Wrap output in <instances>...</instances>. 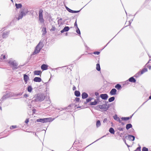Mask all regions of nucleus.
I'll return each mask as SVG.
<instances>
[{"label":"nucleus","instance_id":"1","mask_svg":"<svg viewBox=\"0 0 151 151\" xmlns=\"http://www.w3.org/2000/svg\"><path fill=\"white\" fill-rule=\"evenodd\" d=\"M45 97V96L43 93H39L35 95L33 97V100L31 101V103L34 102H37L43 101Z\"/></svg>","mask_w":151,"mask_h":151},{"label":"nucleus","instance_id":"2","mask_svg":"<svg viewBox=\"0 0 151 151\" xmlns=\"http://www.w3.org/2000/svg\"><path fill=\"white\" fill-rule=\"evenodd\" d=\"M9 64L11 66H12L13 70H16L20 68V66H18V64L15 60H13L12 58L10 59L9 61Z\"/></svg>","mask_w":151,"mask_h":151},{"label":"nucleus","instance_id":"3","mask_svg":"<svg viewBox=\"0 0 151 151\" xmlns=\"http://www.w3.org/2000/svg\"><path fill=\"white\" fill-rule=\"evenodd\" d=\"M14 96V94L13 93L9 92L8 91L6 92V94L3 96L0 101V104L3 102V101L6 99Z\"/></svg>","mask_w":151,"mask_h":151},{"label":"nucleus","instance_id":"4","mask_svg":"<svg viewBox=\"0 0 151 151\" xmlns=\"http://www.w3.org/2000/svg\"><path fill=\"white\" fill-rule=\"evenodd\" d=\"M43 46V42L41 41H40L38 44L36 46L35 49L33 52V54H35L39 53L40 50Z\"/></svg>","mask_w":151,"mask_h":151},{"label":"nucleus","instance_id":"5","mask_svg":"<svg viewBox=\"0 0 151 151\" xmlns=\"http://www.w3.org/2000/svg\"><path fill=\"white\" fill-rule=\"evenodd\" d=\"M53 120L51 118H45L40 119L37 120V122H41L44 123L48 122H51Z\"/></svg>","mask_w":151,"mask_h":151},{"label":"nucleus","instance_id":"6","mask_svg":"<svg viewBox=\"0 0 151 151\" xmlns=\"http://www.w3.org/2000/svg\"><path fill=\"white\" fill-rule=\"evenodd\" d=\"M42 13L43 10L42 9H40L39 11V20L41 23H43L44 21Z\"/></svg>","mask_w":151,"mask_h":151},{"label":"nucleus","instance_id":"7","mask_svg":"<svg viewBox=\"0 0 151 151\" xmlns=\"http://www.w3.org/2000/svg\"><path fill=\"white\" fill-rule=\"evenodd\" d=\"M28 12V11L27 9L23 10H22L17 18V19L19 20L20 19H22L24 16H25L26 15Z\"/></svg>","mask_w":151,"mask_h":151},{"label":"nucleus","instance_id":"8","mask_svg":"<svg viewBox=\"0 0 151 151\" xmlns=\"http://www.w3.org/2000/svg\"><path fill=\"white\" fill-rule=\"evenodd\" d=\"M99 107L100 109H104L105 111H106L110 107V105L109 104H104L102 105H100L99 106Z\"/></svg>","mask_w":151,"mask_h":151},{"label":"nucleus","instance_id":"9","mask_svg":"<svg viewBox=\"0 0 151 151\" xmlns=\"http://www.w3.org/2000/svg\"><path fill=\"white\" fill-rule=\"evenodd\" d=\"M100 97L102 99L104 100H107L108 98V96L107 94H101Z\"/></svg>","mask_w":151,"mask_h":151},{"label":"nucleus","instance_id":"10","mask_svg":"<svg viewBox=\"0 0 151 151\" xmlns=\"http://www.w3.org/2000/svg\"><path fill=\"white\" fill-rule=\"evenodd\" d=\"M29 80V78L26 74H24V81L25 83L27 84L28 80Z\"/></svg>","mask_w":151,"mask_h":151},{"label":"nucleus","instance_id":"11","mask_svg":"<svg viewBox=\"0 0 151 151\" xmlns=\"http://www.w3.org/2000/svg\"><path fill=\"white\" fill-rule=\"evenodd\" d=\"M135 137L133 135H128V139L129 141H133L134 140Z\"/></svg>","mask_w":151,"mask_h":151},{"label":"nucleus","instance_id":"12","mask_svg":"<svg viewBox=\"0 0 151 151\" xmlns=\"http://www.w3.org/2000/svg\"><path fill=\"white\" fill-rule=\"evenodd\" d=\"M117 91L115 88L112 89L110 92V94L111 95H114L116 94Z\"/></svg>","mask_w":151,"mask_h":151},{"label":"nucleus","instance_id":"13","mask_svg":"<svg viewBox=\"0 0 151 151\" xmlns=\"http://www.w3.org/2000/svg\"><path fill=\"white\" fill-rule=\"evenodd\" d=\"M9 33V31H7L6 32H4L3 33L2 37L3 38H5L8 37Z\"/></svg>","mask_w":151,"mask_h":151},{"label":"nucleus","instance_id":"14","mask_svg":"<svg viewBox=\"0 0 151 151\" xmlns=\"http://www.w3.org/2000/svg\"><path fill=\"white\" fill-rule=\"evenodd\" d=\"M70 28L68 26L65 27L63 30L61 31L60 32L61 33H63L64 32H68Z\"/></svg>","mask_w":151,"mask_h":151},{"label":"nucleus","instance_id":"15","mask_svg":"<svg viewBox=\"0 0 151 151\" xmlns=\"http://www.w3.org/2000/svg\"><path fill=\"white\" fill-rule=\"evenodd\" d=\"M81 96L82 99H84L88 97V95L87 93L86 92H83L82 93Z\"/></svg>","mask_w":151,"mask_h":151},{"label":"nucleus","instance_id":"16","mask_svg":"<svg viewBox=\"0 0 151 151\" xmlns=\"http://www.w3.org/2000/svg\"><path fill=\"white\" fill-rule=\"evenodd\" d=\"M48 66L46 64H43L41 66V68L43 70H45L47 69Z\"/></svg>","mask_w":151,"mask_h":151},{"label":"nucleus","instance_id":"17","mask_svg":"<svg viewBox=\"0 0 151 151\" xmlns=\"http://www.w3.org/2000/svg\"><path fill=\"white\" fill-rule=\"evenodd\" d=\"M42 37H43L45 36L47 33L45 27H43L42 28Z\"/></svg>","mask_w":151,"mask_h":151},{"label":"nucleus","instance_id":"18","mask_svg":"<svg viewBox=\"0 0 151 151\" xmlns=\"http://www.w3.org/2000/svg\"><path fill=\"white\" fill-rule=\"evenodd\" d=\"M35 82H40L42 81V79L38 77H35L33 79Z\"/></svg>","mask_w":151,"mask_h":151},{"label":"nucleus","instance_id":"19","mask_svg":"<svg viewBox=\"0 0 151 151\" xmlns=\"http://www.w3.org/2000/svg\"><path fill=\"white\" fill-rule=\"evenodd\" d=\"M129 81L133 83H135L136 82V79L134 78L133 77H132L129 78Z\"/></svg>","mask_w":151,"mask_h":151},{"label":"nucleus","instance_id":"20","mask_svg":"<svg viewBox=\"0 0 151 151\" xmlns=\"http://www.w3.org/2000/svg\"><path fill=\"white\" fill-rule=\"evenodd\" d=\"M34 73L35 75H40L41 74L42 72L40 70H35Z\"/></svg>","mask_w":151,"mask_h":151},{"label":"nucleus","instance_id":"21","mask_svg":"<svg viewBox=\"0 0 151 151\" xmlns=\"http://www.w3.org/2000/svg\"><path fill=\"white\" fill-rule=\"evenodd\" d=\"M147 71V69L146 68H143L142 70L140 72V75H142L144 73L146 72Z\"/></svg>","mask_w":151,"mask_h":151},{"label":"nucleus","instance_id":"22","mask_svg":"<svg viewBox=\"0 0 151 151\" xmlns=\"http://www.w3.org/2000/svg\"><path fill=\"white\" fill-rule=\"evenodd\" d=\"M74 94L76 97H79L81 95L80 92L78 91H76L75 92Z\"/></svg>","mask_w":151,"mask_h":151},{"label":"nucleus","instance_id":"23","mask_svg":"<svg viewBox=\"0 0 151 151\" xmlns=\"http://www.w3.org/2000/svg\"><path fill=\"white\" fill-rule=\"evenodd\" d=\"M115 88L117 89L118 90H119L122 87L121 86L120 84H117L115 86Z\"/></svg>","mask_w":151,"mask_h":151},{"label":"nucleus","instance_id":"24","mask_svg":"<svg viewBox=\"0 0 151 151\" xmlns=\"http://www.w3.org/2000/svg\"><path fill=\"white\" fill-rule=\"evenodd\" d=\"M132 125L131 124H128L126 125V129L128 130L129 129L132 127Z\"/></svg>","mask_w":151,"mask_h":151},{"label":"nucleus","instance_id":"25","mask_svg":"<svg viewBox=\"0 0 151 151\" xmlns=\"http://www.w3.org/2000/svg\"><path fill=\"white\" fill-rule=\"evenodd\" d=\"M101 125V123L99 120H98L96 122V127L97 128H98L100 127Z\"/></svg>","mask_w":151,"mask_h":151},{"label":"nucleus","instance_id":"26","mask_svg":"<svg viewBox=\"0 0 151 151\" xmlns=\"http://www.w3.org/2000/svg\"><path fill=\"white\" fill-rule=\"evenodd\" d=\"M109 132L112 134H114L115 131L114 129L112 127H111L110 128L109 130Z\"/></svg>","mask_w":151,"mask_h":151},{"label":"nucleus","instance_id":"27","mask_svg":"<svg viewBox=\"0 0 151 151\" xmlns=\"http://www.w3.org/2000/svg\"><path fill=\"white\" fill-rule=\"evenodd\" d=\"M92 99L93 98H92L91 97H89L86 99V101L84 103L85 104H86L88 102L91 101Z\"/></svg>","mask_w":151,"mask_h":151},{"label":"nucleus","instance_id":"28","mask_svg":"<svg viewBox=\"0 0 151 151\" xmlns=\"http://www.w3.org/2000/svg\"><path fill=\"white\" fill-rule=\"evenodd\" d=\"M15 6H16V8L17 9H18L19 8H20L22 7V5L21 4H16Z\"/></svg>","mask_w":151,"mask_h":151},{"label":"nucleus","instance_id":"29","mask_svg":"<svg viewBox=\"0 0 151 151\" xmlns=\"http://www.w3.org/2000/svg\"><path fill=\"white\" fill-rule=\"evenodd\" d=\"M96 69L98 71H99L101 70V68L100 67V64L99 63H97L96 65Z\"/></svg>","mask_w":151,"mask_h":151},{"label":"nucleus","instance_id":"30","mask_svg":"<svg viewBox=\"0 0 151 151\" xmlns=\"http://www.w3.org/2000/svg\"><path fill=\"white\" fill-rule=\"evenodd\" d=\"M32 88L31 86H29L28 87L27 90V91L29 92H31L32 91Z\"/></svg>","mask_w":151,"mask_h":151},{"label":"nucleus","instance_id":"31","mask_svg":"<svg viewBox=\"0 0 151 151\" xmlns=\"http://www.w3.org/2000/svg\"><path fill=\"white\" fill-rule=\"evenodd\" d=\"M114 99L115 97L114 96H113L109 98L108 99V101L109 102H111L114 101Z\"/></svg>","mask_w":151,"mask_h":151},{"label":"nucleus","instance_id":"32","mask_svg":"<svg viewBox=\"0 0 151 151\" xmlns=\"http://www.w3.org/2000/svg\"><path fill=\"white\" fill-rule=\"evenodd\" d=\"M97 104V101H96V100H95L94 102H91L90 103V105H95Z\"/></svg>","mask_w":151,"mask_h":151},{"label":"nucleus","instance_id":"33","mask_svg":"<svg viewBox=\"0 0 151 151\" xmlns=\"http://www.w3.org/2000/svg\"><path fill=\"white\" fill-rule=\"evenodd\" d=\"M122 120L127 121L129 119V117H122L121 118Z\"/></svg>","mask_w":151,"mask_h":151},{"label":"nucleus","instance_id":"34","mask_svg":"<svg viewBox=\"0 0 151 151\" xmlns=\"http://www.w3.org/2000/svg\"><path fill=\"white\" fill-rule=\"evenodd\" d=\"M141 75H140V72H139L137 73L134 75V77L136 78H137L138 77Z\"/></svg>","mask_w":151,"mask_h":151},{"label":"nucleus","instance_id":"35","mask_svg":"<svg viewBox=\"0 0 151 151\" xmlns=\"http://www.w3.org/2000/svg\"><path fill=\"white\" fill-rule=\"evenodd\" d=\"M65 8L66 9V10L68 12H69L70 13H72L73 10L71 9H70V8H68V7H67L66 6H65Z\"/></svg>","mask_w":151,"mask_h":151},{"label":"nucleus","instance_id":"36","mask_svg":"<svg viewBox=\"0 0 151 151\" xmlns=\"http://www.w3.org/2000/svg\"><path fill=\"white\" fill-rule=\"evenodd\" d=\"M113 118L115 120L117 121L118 120V119H119V118L118 117L116 114H115L113 116Z\"/></svg>","mask_w":151,"mask_h":151},{"label":"nucleus","instance_id":"37","mask_svg":"<svg viewBox=\"0 0 151 151\" xmlns=\"http://www.w3.org/2000/svg\"><path fill=\"white\" fill-rule=\"evenodd\" d=\"M77 29L76 30V32L79 35H81V32L80 30V29L78 28H77Z\"/></svg>","mask_w":151,"mask_h":151},{"label":"nucleus","instance_id":"38","mask_svg":"<svg viewBox=\"0 0 151 151\" xmlns=\"http://www.w3.org/2000/svg\"><path fill=\"white\" fill-rule=\"evenodd\" d=\"M56 29V28L55 27V26H52V28L50 29V31H55Z\"/></svg>","mask_w":151,"mask_h":151},{"label":"nucleus","instance_id":"39","mask_svg":"<svg viewBox=\"0 0 151 151\" xmlns=\"http://www.w3.org/2000/svg\"><path fill=\"white\" fill-rule=\"evenodd\" d=\"M141 147L140 146L138 147L134 151H141Z\"/></svg>","mask_w":151,"mask_h":151},{"label":"nucleus","instance_id":"40","mask_svg":"<svg viewBox=\"0 0 151 151\" xmlns=\"http://www.w3.org/2000/svg\"><path fill=\"white\" fill-rule=\"evenodd\" d=\"M106 136V135H105L103 136H102V137H101V138H99V139H98L96 140V141H94V142H93L91 144H90L89 145H91V144H93V143L94 142H96V141H98V140H99L100 139H101L102 138L104 137H105ZM89 146V145H88V146Z\"/></svg>","mask_w":151,"mask_h":151},{"label":"nucleus","instance_id":"41","mask_svg":"<svg viewBox=\"0 0 151 151\" xmlns=\"http://www.w3.org/2000/svg\"><path fill=\"white\" fill-rule=\"evenodd\" d=\"M17 127L16 125H12L10 127V129H13L16 128Z\"/></svg>","mask_w":151,"mask_h":151},{"label":"nucleus","instance_id":"42","mask_svg":"<svg viewBox=\"0 0 151 151\" xmlns=\"http://www.w3.org/2000/svg\"><path fill=\"white\" fill-rule=\"evenodd\" d=\"M82 9H81L79 11H74L73 10L72 13H78L80 12V11Z\"/></svg>","mask_w":151,"mask_h":151},{"label":"nucleus","instance_id":"43","mask_svg":"<svg viewBox=\"0 0 151 151\" xmlns=\"http://www.w3.org/2000/svg\"><path fill=\"white\" fill-rule=\"evenodd\" d=\"M100 52H99V51H95V52H94L93 53L94 54L97 55H99L100 54Z\"/></svg>","mask_w":151,"mask_h":151},{"label":"nucleus","instance_id":"44","mask_svg":"<svg viewBox=\"0 0 151 151\" xmlns=\"http://www.w3.org/2000/svg\"><path fill=\"white\" fill-rule=\"evenodd\" d=\"M100 97L99 96H98L96 97V101H97V103L99 102H100Z\"/></svg>","mask_w":151,"mask_h":151},{"label":"nucleus","instance_id":"45","mask_svg":"<svg viewBox=\"0 0 151 151\" xmlns=\"http://www.w3.org/2000/svg\"><path fill=\"white\" fill-rule=\"evenodd\" d=\"M123 140L126 145L128 147H129V146L126 143V140L124 139V137L123 138Z\"/></svg>","mask_w":151,"mask_h":151},{"label":"nucleus","instance_id":"46","mask_svg":"<svg viewBox=\"0 0 151 151\" xmlns=\"http://www.w3.org/2000/svg\"><path fill=\"white\" fill-rule=\"evenodd\" d=\"M107 119L106 118H105L104 119L103 121V122L104 123H105L106 122H107Z\"/></svg>","mask_w":151,"mask_h":151},{"label":"nucleus","instance_id":"47","mask_svg":"<svg viewBox=\"0 0 151 151\" xmlns=\"http://www.w3.org/2000/svg\"><path fill=\"white\" fill-rule=\"evenodd\" d=\"M124 128L121 127H119L118 128V130H119L120 131H123L124 130Z\"/></svg>","mask_w":151,"mask_h":151},{"label":"nucleus","instance_id":"48","mask_svg":"<svg viewBox=\"0 0 151 151\" xmlns=\"http://www.w3.org/2000/svg\"><path fill=\"white\" fill-rule=\"evenodd\" d=\"M147 66V68H148L149 70H150L151 69V66L150 65H147L146 66Z\"/></svg>","mask_w":151,"mask_h":151},{"label":"nucleus","instance_id":"49","mask_svg":"<svg viewBox=\"0 0 151 151\" xmlns=\"http://www.w3.org/2000/svg\"><path fill=\"white\" fill-rule=\"evenodd\" d=\"M74 26H75L76 28H78V27L77 24V22H76V21L74 23Z\"/></svg>","mask_w":151,"mask_h":151},{"label":"nucleus","instance_id":"50","mask_svg":"<svg viewBox=\"0 0 151 151\" xmlns=\"http://www.w3.org/2000/svg\"><path fill=\"white\" fill-rule=\"evenodd\" d=\"M75 101L77 102H79L80 100V99L79 98L76 97L75 99Z\"/></svg>","mask_w":151,"mask_h":151},{"label":"nucleus","instance_id":"51","mask_svg":"<svg viewBox=\"0 0 151 151\" xmlns=\"http://www.w3.org/2000/svg\"><path fill=\"white\" fill-rule=\"evenodd\" d=\"M29 122V119H26L25 120V122L26 123H28Z\"/></svg>","mask_w":151,"mask_h":151},{"label":"nucleus","instance_id":"52","mask_svg":"<svg viewBox=\"0 0 151 151\" xmlns=\"http://www.w3.org/2000/svg\"><path fill=\"white\" fill-rule=\"evenodd\" d=\"M63 67H61V68H63ZM61 68V67H58V68H54V69H53L52 70H58L60 68Z\"/></svg>","mask_w":151,"mask_h":151},{"label":"nucleus","instance_id":"53","mask_svg":"<svg viewBox=\"0 0 151 151\" xmlns=\"http://www.w3.org/2000/svg\"><path fill=\"white\" fill-rule=\"evenodd\" d=\"M62 20V18H60V19L58 20V24H59V21H61Z\"/></svg>","mask_w":151,"mask_h":151},{"label":"nucleus","instance_id":"54","mask_svg":"<svg viewBox=\"0 0 151 151\" xmlns=\"http://www.w3.org/2000/svg\"><path fill=\"white\" fill-rule=\"evenodd\" d=\"M95 94L96 96H98L99 95V93L97 92H96L95 93Z\"/></svg>","mask_w":151,"mask_h":151},{"label":"nucleus","instance_id":"55","mask_svg":"<svg viewBox=\"0 0 151 151\" xmlns=\"http://www.w3.org/2000/svg\"><path fill=\"white\" fill-rule=\"evenodd\" d=\"M32 113L33 114H35L36 111V109H33L32 110Z\"/></svg>","mask_w":151,"mask_h":151},{"label":"nucleus","instance_id":"56","mask_svg":"<svg viewBox=\"0 0 151 151\" xmlns=\"http://www.w3.org/2000/svg\"><path fill=\"white\" fill-rule=\"evenodd\" d=\"M151 59H149V61H148V62L145 65V66H146L147 65H148V63H150V61L151 60H150Z\"/></svg>","mask_w":151,"mask_h":151},{"label":"nucleus","instance_id":"57","mask_svg":"<svg viewBox=\"0 0 151 151\" xmlns=\"http://www.w3.org/2000/svg\"><path fill=\"white\" fill-rule=\"evenodd\" d=\"M124 139H128V135H126L125 136H124L123 137V138H124Z\"/></svg>","mask_w":151,"mask_h":151},{"label":"nucleus","instance_id":"58","mask_svg":"<svg viewBox=\"0 0 151 151\" xmlns=\"http://www.w3.org/2000/svg\"><path fill=\"white\" fill-rule=\"evenodd\" d=\"M24 96L25 98H27L28 96V95L27 94H24Z\"/></svg>","mask_w":151,"mask_h":151},{"label":"nucleus","instance_id":"59","mask_svg":"<svg viewBox=\"0 0 151 151\" xmlns=\"http://www.w3.org/2000/svg\"><path fill=\"white\" fill-rule=\"evenodd\" d=\"M84 54H82L81 55V56L80 57H79L77 59V60H79L80 58L83 55H84Z\"/></svg>","mask_w":151,"mask_h":151},{"label":"nucleus","instance_id":"60","mask_svg":"<svg viewBox=\"0 0 151 151\" xmlns=\"http://www.w3.org/2000/svg\"><path fill=\"white\" fill-rule=\"evenodd\" d=\"M76 87L75 86H74V87L73 88V90L74 91L76 89Z\"/></svg>","mask_w":151,"mask_h":151},{"label":"nucleus","instance_id":"61","mask_svg":"<svg viewBox=\"0 0 151 151\" xmlns=\"http://www.w3.org/2000/svg\"><path fill=\"white\" fill-rule=\"evenodd\" d=\"M117 121L119 122V123H121V121L120 120V119H118V120H117Z\"/></svg>","mask_w":151,"mask_h":151},{"label":"nucleus","instance_id":"62","mask_svg":"<svg viewBox=\"0 0 151 151\" xmlns=\"http://www.w3.org/2000/svg\"><path fill=\"white\" fill-rule=\"evenodd\" d=\"M131 21H129V24L128 25H130L131 24Z\"/></svg>","mask_w":151,"mask_h":151},{"label":"nucleus","instance_id":"63","mask_svg":"<svg viewBox=\"0 0 151 151\" xmlns=\"http://www.w3.org/2000/svg\"><path fill=\"white\" fill-rule=\"evenodd\" d=\"M129 80L126 81L125 82V84H128L129 83Z\"/></svg>","mask_w":151,"mask_h":151},{"label":"nucleus","instance_id":"64","mask_svg":"<svg viewBox=\"0 0 151 151\" xmlns=\"http://www.w3.org/2000/svg\"><path fill=\"white\" fill-rule=\"evenodd\" d=\"M123 133H121L120 134H119V135L120 137H122V135H123Z\"/></svg>","mask_w":151,"mask_h":151}]
</instances>
